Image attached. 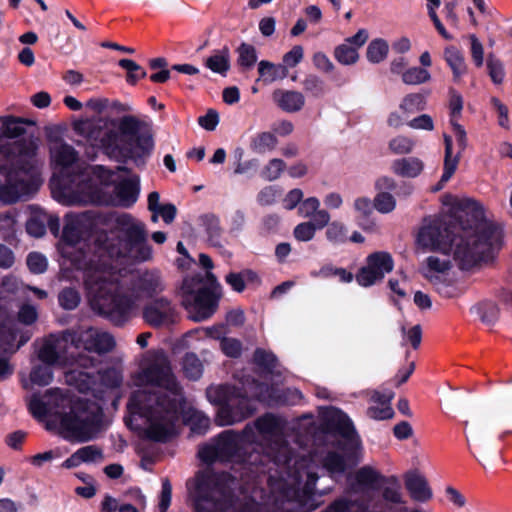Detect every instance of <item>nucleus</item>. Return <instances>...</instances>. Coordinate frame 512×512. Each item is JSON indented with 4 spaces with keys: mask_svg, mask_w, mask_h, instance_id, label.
I'll use <instances>...</instances> for the list:
<instances>
[{
    "mask_svg": "<svg viewBox=\"0 0 512 512\" xmlns=\"http://www.w3.org/2000/svg\"><path fill=\"white\" fill-rule=\"evenodd\" d=\"M455 205L463 213L455 231L449 232L438 218L425 219L417 242L427 249L451 253L461 269H471L500 246L502 232L482 203L461 198Z\"/></svg>",
    "mask_w": 512,
    "mask_h": 512,
    "instance_id": "nucleus-1",
    "label": "nucleus"
},
{
    "mask_svg": "<svg viewBox=\"0 0 512 512\" xmlns=\"http://www.w3.org/2000/svg\"><path fill=\"white\" fill-rule=\"evenodd\" d=\"M137 390L128 403L130 413L143 420L147 437L164 440L175 433V420L182 396L164 355L143 369L135 378Z\"/></svg>",
    "mask_w": 512,
    "mask_h": 512,
    "instance_id": "nucleus-2",
    "label": "nucleus"
},
{
    "mask_svg": "<svg viewBox=\"0 0 512 512\" xmlns=\"http://www.w3.org/2000/svg\"><path fill=\"white\" fill-rule=\"evenodd\" d=\"M45 401L33 396L29 401L31 413L38 418L49 415V425L64 439L82 443L93 439L100 430L98 408L85 409L75 404L69 412L59 413L56 409L65 408L70 400L58 390H51L45 395Z\"/></svg>",
    "mask_w": 512,
    "mask_h": 512,
    "instance_id": "nucleus-3",
    "label": "nucleus"
},
{
    "mask_svg": "<svg viewBox=\"0 0 512 512\" xmlns=\"http://www.w3.org/2000/svg\"><path fill=\"white\" fill-rule=\"evenodd\" d=\"M36 145L14 142L0 151V203H12L34 193L39 186Z\"/></svg>",
    "mask_w": 512,
    "mask_h": 512,
    "instance_id": "nucleus-4",
    "label": "nucleus"
},
{
    "mask_svg": "<svg viewBox=\"0 0 512 512\" xmlns=\"http://www.w3.org/2000/svg\"><path fill=\"white\" fill-rule=\"evenodd\" d=\"M86 285L98 309L109 316H127L137 307V297L121 293L119 275L112 270L95 269Z\"/></svg>",
    "mask_w": 512,
    "mask_h": 512,
    "instance_id": "nucleus-5",
    "label": "nucleus"
},
{
    "mask_svg": "<svg viewBox=\"0 0 512 512\" xmlns=\"http://www.w3.org/2000/svg\"><path fill=\"white\" fill-rule=\"evenodd\" d=\"M119 180L116 172L101 166L92 167L85 173L75 176L69 185L64 179L52 180L54 195L65 204L103 202L100 191Z\"/></svg>",
    "mask_w": 512,
    "mask_h": 512,
    "instance_id": "nucleus-6",
    "label": "nucleus"
},
{
    "mask_svg": "<svg viewBox=\"0 0 512 512\" xmlns=\"http://www.w3.org/2000/svg\"><path fill=\"white\" fill-rule=\"evenodd\" d=\"M101 143L111 152L128 151L133 157L149 154L154 146L150 124L133 115L120 118L115 129L101 137Z\"/></svg>",
    "mask_w": 512,
    "mask_h": 512,
    "instance_id": "nucleus-7",
    "label": "nucleus"
},
{
    "mask_svg": "<svg viewBox=\"0 0 512 512\" xmlns=\"http://www.w3.org/2000/svg\"><path fill=\"white\" fill-rule=\"evenodd\" d=\"M448 254L443 253L427 257L421 272L423 277L440 295L446 298H454L461 295L462 290L453 284V265Z\"/></svg>",
    "mask_w": 512,
    "mask_h": 512,
    "instance_id": "nucleus-8",
    "label": "nucleus"
},
{
    "mask_svg": "<svg viewBox=\"0 0 512 512\" xmlns=\"http://www.w3.org/2000/svg\"><path fill=\"white\" fill-rule=\"evenodd\" d=\"M181 291L183 303L195 321L207 319L215 312L217 302L211 292L204 287L202 278H186Z\"/></svg>",
    "mask_w": 512,
    "mask_h": 512,
    "instance_id": "nucleus-9",
    "label": "nucleus"
},
{
    "mask_svg": "<svg viewBox=\"0 0 512 512\" xmlns=\"http://www.w3.org/2000/svg\"><path fill=\"white\" fill-rule=\"evenodd\" d=\"M118 223L125 233L124 248L119 254L135 261L150 259L152 250L145 243L144 225L126 214L118 218Z\"/></svg>",
    "mask_w": 512,
    "mask_h": 512,
    "instance_id": "nucleus-10",
    "label": "nucleus"
},
{
    "mask_svg": "<svg viewBox=\"0 0 512 512\" xmlns=\"http://www.w3.org/2000/svg\"><path fill=\"white\" fill-rule=\"evenodd\" d=\"M393 267L394 261L388 252L376 251L367 256L365 265L359 269L355 279L360 286L370 287L382 281Z\"/></svg>",
    "mask_w": 512,
    "mask_h": 512,
    "instance_id": "nucleus-11",
    "label": "nucleus"
},
{
    "mask_svg": "<svg viewBox=\"0 0 512 512\" xmlns=\"http://www.w3.org/2000/svg\"><path fill=\"white\" fill-rule=\"evenodd\" d=\"M451 125L453 128V132L455 138L458 143L459 151L457 153H453V143L451 136L444 134V143H445V157H444V171L441 177V182H447L452 175L455 173L461 152L467 146V138L466 132L464 128L454 120H451Z\"/></svg>",
    "mask_w": 512,
    "mask_h": 512,
    "instance_id": "nucleus-12",
    "label": "nucleus"
},
{
    "mask_svg": "<svg viewBox=\"0 0 512 512\" xmlns=\"http://www.w3.org/2000/svg\"><path fill=\"white\" fill-rule=\"evenodd\" d=\"M143 318L150 326L165 327L175 322L176 313L169 301L159 298L145 305Z\"/></svg>",
    "mask_w": 512,
    "mask_h": 512,
    "instance_id": "nucleus-13",
    "label": "nucleus"
},
{
    "mask_svg": "<svg viewBox=\"0 0 512 512\" xmlns=\"http://www.w3.org/2000/svg\"><path fill=\"white\" fill-rule=\"evenodd\" d=\"M87 219L84 215H69L65 219L63 228V253L71 256L69 249L77 244L83 236L84 231L87 229Z\"/></svg>",
    "mask_w": 512,
    "mask_h": 512,
    "instance_id": "nucleus-14",
    "label": "nucleus"
},
{
    "mask_svg": "<svg viewBox=\"0 0 512 512\" xmlns=\"http://www.w3.org/2000/svg\"><path fill=\"white\" fill-rule=\"evenodd\" d=\"M405 487L412 499L425 502L432 497L427 479L418 470H410L404 476Z\"/></svg>",
    "mask_w": 512,
    "mask_h": 512,
    "instance_id": "nucleus-15",
    "label": "nucleus"
},
{
    "mask_svg": "<svg viewBox=\"0 0 512 512\" xmlns=\"http://www.w3.org/2000/svg\"><path fill=\"white\" fill-rule=\"evenodd\" d=\"M80 340L85 349L95 352H107L114 347L113 337L96 329L90 328L81 334Z\"/></svg>",
    "mask_w": 512,
    "mask_h": 512,
    "instance_id": "nucleus-16",
    "label": "nucleus"
},
{
    "mask_svg": "<svg viewBox=\"0 0 512 512\" xmlns=\"http://www.w3.org/2000/svg\"><path fill=\"white\" fill-rule=\"evenodd\" d=\"M139 184L140 179L138 176H132L127 180H122L115 188L116 204L123 207L132 206L139 196Z\"/></svg>",
    "mask_w": 512,
    "mask_h": 512,
    "instance_id": "nucleus-17",
    "label": "nucleus"
},
{
    "mask_svg": "<svg viewBox=\"0 0 512 512\" xmlns=\"http://www.w3.org/2000/svg\"><path fill=\"white\" fill-rule=\"evenodd\" d=\"M237 410H231L229 406H221L217 412L216 422L220 426L231 425L235 422L241 421L253 413L254 407L250 405V401L243 398L238 403Z\"/></svg>",
    "mask_w": 512,
    "mask_h": 512,
    "instance_id": "nucleus-18",
    "label": "nucleus"
},
{
    "mask_svg": "<svg viewBox=\"0 0 512 512\" xmlns=\"http://www.w3.org/2000/svg\"><path fill=\"white\" fill-rule=\"evenodd\" d=\"M425 164L418 157H402L391 164L392 172L402 178H416L424 171Z\"/></svg>",
    "mask_w": 512,
    "mask_h": 512,
    "instance_id": "nucleus-19",
    "label": "nucleus"
},
{
    "mask_svg": "<svg viewBox=\"0 0 512 512\" xmlns=\"http://www.w3.org/2000/svg\"><path fill=\"white\" fill-rule=\"evenodd\" d=\"M103 459V453L101 449L96 446H84L74 452L68 457L63 463L62 467L66 469H72L80 466L83 463H96Z\"/></svg>",
    "mask_w": 512,
    "mask_h": 512,
    "instance_id": "nucleus-20",
    "label": "nucleus"
},
{
    "mask_svg": "<svg viewBox=\"0 0 512 512\" xmlns=\"http://www.w3.org/2000/svg\"><path fill=\"white\" fill-rule=\"evenodd\" d=\"M320 201L316 197H309L302 201L299 206V214L303 217H312L319 229L327 226L330 222V214L320 209Z\"/></svg>",
    "mask_w": 512,
    "mask_h": 512,
    "instance_id": "nucleus-21",
    "label": "nucleus"
},
{
    "mask_svg": "<svg viewBox=\"0 0 512 512\" xmlns=\"http://www.w3.org/2000/svg\"><path fill=\"white\" fill-rule=\"evenodd\" d=\"M51 159L55 174L58 173L62 177L64 170L75 162L76 154L71 146L56 143L51 148Z\"/></svg>",
    "mask_w": 512,
    "mask_h": 512,
    "instance_id": "nucleus-22",
    "label": "nucleus"
},
{
    "mask_svg": "<svg viewBox=\"0 0 512 512\" xmlns=\"http://www.w3.org/2000/svg\"><path fill=\"white\" fill-rule=\"evenodd\" d=\"M272 98L281 109L287 112H297L305 104L304 96L297 91L277 89L273 92Z\"/></svg>",
    "mask_w": 512,
    "mask_h": 512,
    "instance_id": "nucleus-23",
    "label": "nucleus"
},
{
    "mask_svg": "<svg viewBox=\"0 0 512 512\" xmlns=\"http://www.w3.org/2000/svg\"><path fill=\"white\" fill-rule=\"evenodd\" d=\"M196 230L205 236L212 245L220 244L221 228L216 216L211 214L200 216L197 220Z\"/></svg>",
    "mask_w": 512,
    "mask_h": 512,
    "instance_id": "nucleus-24",
    "label": "nucleus"
},
{
    "mask_svg": "<svg viewBox=\"0 0 512 512\" xmlns=\"http://www.w3.org/2000/svg\"><path fill=\"white\" fill-rule=\"evenodd\" d=\"M391 395H384L374 392L371 396L372 405L368 408L367 414L374 420H386L393 416V409L390 405Z\"/></svg>",
    "mask_w": 512,
    "mask_h": 512,
    "instance_id": "nucleus-25",
    "label": "nucleus"
},
{
    "mask_svg": "<svg viewBox=\"0 0 512 512\" xmlns=\"http://www.w3.org/2000/svg\"><path fill=\"white\" fill-rule=\"evenodd\" d=\"M259 79L266 84L273 83L287 77L288 69L282 64L269 61H260L258 64Z\"/></svg>",
    "mask_w": 512,
    "mask_h": 512,
    "instance_id": "nucleus-26",
    "label": "nucleus"
},
{
    "mask_svg": "<svg viewBox=\"0 0 512 512\" xmlns=\"http://www.w3.org/2000/svg\"><path fill=\"white\" fill-rule=\"evenodd\" d=\"M15 333L13 330L8 328H3L0 330V352H9L15 351L14 341H15ZM12 373V368L9 365L8 361L0 356V379L7 377Z\"/></svg>",
    "mask_w": 512,
    "mask_h": 512,
    "instance_id": "nucleus-27",
    "label": "nucleus"
},
{
    "mask_svg": "<svg viewBox=\"0 0 512 512\" xmlns=\"http://www.w3.org/2000/svg\"><path fill=\"white\" fill-rule=\"evenodd\" d=\"M444 59L453 72L455 80H459L467 71L463 54L455 47L449 46L444 50Z\"/></svg>",
    "mask_w": 512,
    "mask_h": 512,
    "instance_id": "nucleus-28",
    "label": "nucleus"
},
{
    "mask_svg": "<svg viewBox=\"0 0 512 512\" xmlns=\"http://www.w3.org/2000/svg\"><path fill=\"white\" fill-rule=\"evenodd\" d=\"M205 65L212 72L225 75L230 69V53L228 48L215 51L206 59Z\"/></svg>",
    "mask_w": 512,
    "mask_h": 512,
    "instance_id": "nucleus-29",
    "label": "nucleus"
},
{
    "mask_svg": "<svg viewBox=\"0 0 512 512\" xmlns=\"http://www.w3.org/2000/svg\"><path fill=\"white\" fill-rule=\"evenodd\" d=\"M277 138L271 132L257 133L250 141V149L256 154H265L271 152L277 146Z\"/></svg>",
    "mask_w": 512,
    "mask_h": 512,
    "instance_id": "nucleus-30",
    "label": "nucleus"
},
{
    "mask_svg": "<svg viewBox=\"0 0 512 512\" xmlns=\"http://www.w3.org/2000/svg\"><path fill=\"white\" fill-rule=\"evenodd\" d=\"M61 349L60 342L47 341L45 342L38 351V360L42 365L51 366L61 363V356L59 350Z\"/></svg>",
    "mask_w": 512,
    "mask_h": 512,
    "instance_id": "nucleus-31",
    "label": "nucleus"
},
{
    "mask_svg": "<svg viewBox=\"0 0 512 512\" xmlns=\"http://www.w3.org/2000/svg\"><path fill=\"white\" fill-rule=\"evenodd\" d=\"M470 313L484 324L492 325L498 319V308L492 302H480L470 308Z\"/></svg>",
    "mask_w": 512,
    "mask_h": 512,
    "instance_id": "nucleus-32",
    "label": "nucleus"
},
{
    "mask_svg": "<svg viewBox=\"0 0 512 512\" xmlns=\"http://www.w3.org/2000/svg\"><path fill=\"white\" fill-rule=\"evenodd\" d=\"M53 375L51 368L42 364H35L31 373L29 382H24V387L33 388V386H46L52 381Z\"/></svg>",
    "mask_w": 512,
    "mask_h": 512,
    "instance_id": "nucleus-33",
    "label": "nucleus"
},
{
    "mask_svg": "<svg viewBox=\"0 0 512 512\" xmlns=\"http://www.w3.org/2000/svg\"><path fill=\"white\" fill-rule=\"evenodd\" d=\"M388 52V42L384 39L377 38L369 43L366 51V57L371 63H380L387 58Z\"/></svg>",
    "mask_w": 512,
    "mask_h": 512,
    "instance_id": "nucleus-34",
    "label": "nucleus"
},
{
    "mask_svg": "<svg viewBox=\"0 0 512 512\" xmlns=\"http://www.w3.org/2000/svg\"><path fill=\"white\" fill-rule=\"evenodd\" d=\"M431 80L430 72L422 67H408L402 73V82L406 85H420Z\"/></svg>",
    "mask_w": 512,
    "mask_h": 512,
    "instance_id": "nucleus-35",
    "label": "nucleus"
},
{
    "mask_svg": "<svg viewBox=\"0 0 512 512\" xmlns=\"http://www.w3.org/2000/svg\"><path fill=\"white\" fill-rule=\"evenodd\" d=\"M100 121L93 119H80L74 123V129L77 133L83 135L90 140H98L100 138Z\"/></svg>",
    "mask_w": 512,
    "mask_h": 512,
    "instance_id": "nucleus-36",
    "label": "nucleus"
},
{
    "mask_svg": "<svg viewBox=\"0 0 512 512\" xmlns=\"http://www.w3.org/2000/svg\"><path fill=\"white\" fill-rule=\"evenodd\" d=\"M329 414L330 417L336 421V425L343 436L350 439L355 436L356 433L353 423L346 414L337 409H331Z\"/></svg>",
    "mask_w": 512,
    "mask_h": 512,
    "instance_id": "nucleus-37",
    "label": "nucleus"
},
{
    "mask_svg": "<svg viewBox=\"0 0 512 512\" xmlns=\"http://www.w3.org/2000/svg\"><path fill=\"white\" fill-rule=\"evenodd\" d=\"M415 146L414 141L403 135H398L392 138L388 143V148L392 154L405 155L413 151Z\"/></svg>",
    "mask_w": 512,
    "mask_h": 512,
    "instance_id": "nucleus-38",
    "label": "nucleus"
},
{
    "mask_svg": "<svg viewBox=\"0 0 512 512\" xmlns=\"http://www.w3.org/2000/svg\"><path fill=\"white\" fill-rule=\"evenodd\" d=\"M352 207L358 220H367L375 209L373 200L366 196L356 197Z\"/></svg>",
    "mask_w": 512,
    "mask_h": 512,
    "instance_id": "nucleus-39",
    "label": "nucleus"
},
{
    "mask_svg": "<svg viewBox=\"0 0 512 512\" xmlns=\"http://www.w3.org/2000/svg\"><path fill=\"white\" fill-rule=\"evenodd\" d=\"M374 208L381 214L392 213L397 207V201L391 193H376L374 199Z\"/></svg>",
    "mask_w": 512,
    "mask_h": 512,
    "instance_id": "nucleus-40",
    "label": "nucleus"
},
{
    "mask_svg": "<svg viewBox=\"0 0 512 512\" xmlns=\"http://www.w3.org/2000/svg\"><path fill=\"white\" fill-rule=\"evenodd\" d=\"M334 56L343 65L354 64L359 59L357 48L350 46L346 42L335 49Z\"/></svg>",
    "mask_w": 512,
    "mask_h": 512,
    "instance_id": "nucleus-41",
    "label": "nucleus"
},
{
    "mask_svg": "<svg viewBox=\"0 0 512 512\" xmlns=\"http://www.w3.org/2000/svg\"><path fill=\"white\" fill-rule=\"evenodd\" d=\"M119 65L127 70L126 80L131 85H135L140 79L146 77V71L133 60L122 59Z\"/></svg>",
    "mask_w": 512,
    "mask_h": 512,
    "instance_id": "nucleus-42",
    "label": "nucleus"
},
{
    "mask_svg": "<svg viewBox=\"0 0 512 512\" xmlns=\"http://www.w3.org/2000/svg\"><path fill=\"white\" fill-rule=\"evenodd\" d=\"M238 64L244 69H250L257 61L256 49L249 44L242 43L237 49Z\"/></svg>",
    "mask_w": 512,
    "mask_h": 512,
    "instance_id": "nucleus-43",
    "label": "nucleus"
},
{
    "mask_svg": "<svg viewBox=\"0 0 512 512\" xmlns=\"http://www.w3.org/2000/svg\"><path fill=\"white\" fill-rule=\"evenodd\" d=\"M228 446H230L228 437L226 435H223L216 445H210V446L203 447L199 451V457L205 462H211L216 457L219 456V453L223 449H225Z\"/></svg>",
    "mask_w": 512,
    "mask_h": 512,
    "instance_id": "nucleus-44",
    "label": "nucleus"
},
{
    "mask_svg": "<svg viewBox=\"0 0 512 512\" xmlns=\"http://www.w3.org/2000/svg\"><path fill=\"white\" fill-rule=\"evenodd\" d=\"M183 371L186 377L196 380L202 375L203 367L195 355L188 354L183 360Z\"/></svg>",
    "mask_w": 512,
    "mask_h": 512,
    "instance_id": "nucleus-45",
    "label": "nucleus"
},
{
    "mask_svg": "<svg viewBox=\"0 0 512 512\" xmlns=\"http://www.w3.org/2000/svg\"><path fill=\"white\" fill-rule=\"evenodd\" d=\"M427 1H428V3H427L428 15H429L430 19L432 20L436 30L443 38H445L447 40H451L453 38L452 35L450 33H448V31L445 29L444 25L442 24V22L440 21L438 15L436 13V9L441 4L440 0H427Z\"/></svg>",
    "mask_w": 512,
    "mask_h": 512,
    "instance_id": "nucleus-46",
    "label": "nucleus"
},
{
    "mask_svg": "<svg viewBox=\"0 0 512 512\" xmlns=\"http://www.w3.org/2000/svg\"><path fill=\"white\" fill-rule=\"evenodd\" d=\"M424 107V97L420 94H409L399 105L400 111L404 114H410L415 111L421 110Z\"/></svg>",
    "mask_w": 512,
    "mask_h": 512,
    "instance_id": "nucleus-47",
    "label": "nucleus"
},
{
    "mask_svg": "<svg viewBox=\"0 0 512 512\" xmlns=\"http://www.w3.org/2000/svg\"><path fill=\"white\" fill-rule=\"evenodd\" d=\"M285 168V163L279 158L271 159L263 168L261 175L268 181L276 180L280 177Z\"/></svg>",
    "mask_w": 512,
    "mask_h": 512,
    "instance_id": "nucleus-48",
    "label": "nucleus"
},
{
    "mask_svg": "<svg viewBox=\"0 0 512 512\" xmlns=\"http://www.w3.org/2000/svg\"><path fill=\"white\" fill-rule=\"evenodd\" d=\"M317 229L315 221L302 222L294 228L293 234L298 241L307 242L313 239Z\"/></svg>",
    "mask_w": 512,
    "mask_h": 512,
    "instance_id": "nucleus-49",
    "label": "nucleus"
},
{
    "mask_svg": "<svg viewBox=\"0 0 512 512\" xmlns=\"http://www.w3.org/2000/svg\"><path fill=\"white\" fill-rule=\"evenodd\" d=\"M69 452L67 448L56 447L49 451L39 453L31 458V463L34 466L40 467L44 462L51 461L55 458H61Z\"/></svg>",
    "mask_w": 512,
    "mask_h": 512,
    "instance_id": "nucleus-50",
    "label": "nucleus"
},
{
    "mask_svg": "<svg viewBox=\"0 0 512 512\" xmlns=\"http://www.w3.org/2000/svg\"><path fill=\"white\" fill-rule=\"evenodd\" d=\"M326 237L334 243H342L347 238V227L338 221L329 224L326 230Z\"/></svg>",
    "mask_w": 512,
    "mask_h": 512,
    "instance_id": "nucleus-51",
    "label": "nucleus"
},
{
    "mask_svg": "<svg viewBox=\"0 0 512 512\" xmlns=\"http://www.w3.org/2000/svg\"><path fill=\"white\" fill-rule=\"evenodd\" d=\"M189 425L193 432L202 434L209 428V419L202 413L195 411L189 418Z\"/></svg>",
    "mask_w": 512,
    "mask_h": 512,
    "instance_id": "nucleus-52",
    "label": "nucleus"
},
{
    "mask_svg": "<svg viewBox=\"0 0 512 512\" xmlns=\"http://www.w3.org/2000/svg\"><path fill=\"white\" fill-rule=\"evenodd\" d=\"M207 397L210 402L223 405L228 399V387L211 386L207 389Z\"/></svg>",
    "mask_w": 512,
    "mask_h": 512,
    "instance_id": "nucleus-53",
    "label": "nucleus"
},
{
    "mask_svg": "<svg viewBox=\"0 0 512 512\" xmlns=\"http://www.w3.org/2000/svg\"><path fill=\"white\" fill-rule=\"evenodd\" d=\"M304 55L303 47L300 45L294 46L289 52L283 56V64L287 69L288 67H295L299 64Z\"/></svg>",
    "mask_w": 512,
    "mask_h": 512,
    "instance_id": "nucleus-54",
    "label": "nucleus"
},
{
    "mask_svg": "<svg viewBox=\"0 0 512 512\" xmlns=\"http://www.w3.org/2000/svg\"><path fill=\"white\" fill-rule=\"evenodd\" d=\"M79 295L72 289L63 290L59 295V302L65 309H74L79 304Z\"/></svg>",
    "mask_w": 512,
    "mask_h": 512,
    "instance_id": "nucleus-55",
    "label": "nucleus"
},
{
    "mask_svg": "<svg viewBox=\"0 0 512 512\" xmlns=\"http://www.w3.org/2000/svg\"><path fill=\"white\" fill-rule=\"evenodd\" d=\"M27 264L31 272L42 273L47 268L46 258L39 253H31L27 258Z\"/></svg>",
    "mask_w": 512,
    "mask_h": 512,
    "instance_id": "nucleus-56",
    "label": "nucleus"
},
{
    "mask_svg": "<svg viewBox=\"0 0 512 512\" xmlns=\"http://www.w3.org/2000/svg\"><path fill=\"white\" fill-rule=\"evenodd\" d=\"M221 349L229 357H237L241 354V343L235 338H223L221 340Z\"/></svg>",
    "mask_w": 512,
    "mask_h": 512,
    "instance_id": "nucleus-57",
    "label": "nucleus"
},
{
    "mask_svg": "<svg viewBox=\"0 0 512 512\" xmlns=\"http://www.w3.org/2000/svg\"><path fill=\"white\" fill-rule=\"evenodd\" d=\"M401 330L405 339L411 343L413 348H418L422 338V330L420 325H414L408 329H406L405 326H402Z\"/></svg>",
    "mask_w": 512,
    "mask_h": 512,
    "instance_id": "nucleus-58",
    "label": "nucleus"
},
{
    "mask_svg": "<svg viewBox=\"0 0 512 512\" xmlns=\"http://www.w3.org/2000/svg\"><path fill=\"white\" fill-rule=\"evenodd\" d=\"M487 66L492 81L496 84L502 83L505 75L502 63L490 58L487 62Z\"/></svg>",
    "mask_w": 512,
    "mask_h": 512,
    "instance_id": "nucleus-59",
    "label": "nucleus"
},
{
    "mask_svg": "<svg viewBox=\"0 0 512 512\" xmlns=\"http://www.w3.org/2000/svg\"><path fill=\"white\" fill-rule=\"evenodd\" d=\"M4 134L7 137L14 138L21 135L24 132L22 123L14 118H6L3 121Z\"/></svg>",
    "mask_w": 512,
    "mask_h": 512,
    "instance_id": "nucleus-60",
    "label": "nucleus"
},
{
    "mask_svg": "<svg viewBox=\"0 0 512 512\" xmlns=\"http://www.w3.org/2000/svg\"><path fill=\"white\" fill-rule=\"evenodd\" d=\"M396 181L391 176L383 175L375 180L374 188L377 193H390L396 188Z\"/></svg>",
    "mask_w": 512,
    "mask_h": 512,
    "instance_id": "nucleus-61",
    "label": "nucleus"
},
{
    "mask_svg": "<svg viewBox=\"0 0 512 512\" xmlns=\"http://www.w3.org/2000/svg\"><path fill=\"white\" fill-rule=\"evenodd\" d=\"M303 191L301 189L295 188L290 190L283 199V206L287 210L294 209L298 204H300L303 199Z\"/></svg>",
    "mask_w": 512,
    "mask_h": 512,
    "instance_id": "nucleus-62",
    "label": "nucleus"
},
{
    "mask_svg": "<svg viewBox=\"0 0 512 512\" xmlns=\"http://www.w3.org/2000/svg\"><path fill=\"white\" fill-rule=\"evenodd\" d=\"M199 125L208 131H213L219 123V115L215 110H209L204 116L199 117Z\"/></svg>",
    "mask_w": 512,
    "mask_h": 512,
    "instance_id": "nucleus-63",
    "label": "nucleus"
},
{
    "mask_svg": "<svg viewBox=\"0 0 512 512\" xmlns=\"http://www.w3.org/2000/svg\"><path fill=\"white\" fill-rule=\"evenodd\" d=\"M258 429L263 433H273L279 427V421L272 415H266L257 421Z\"/></svg>",
    "mask_w": 512,
    "mask_h": 512,
    "instance_id": "nucleus-64",
    "label": "nucleus"
}]
</instances>
